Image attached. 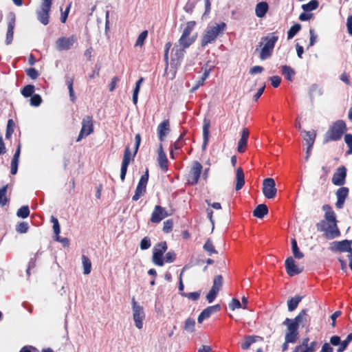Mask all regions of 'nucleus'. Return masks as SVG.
<instances>
[{
    "label": "nucleus",
    "instance_id": "obj_17",
    "mask_svg": "<svg viewBox=\"0 0 352 352\" xmlns=\"http://www.w3.org/2000/svg\"><path fill=\"white\" fill-rule=\"evenodd\" d=\"M290 321L293 322L297 329L299 327H304L309 324V317L307 313L306 309L301 311L298 315L294 319H290Z\"/></svg>",
    "mask_w": 352,
    "mask_h": 352
},
{
    "label": "nucleus",
    "instance_id": "obj_29",
    "mask_svg": "<svg viewBox=\"0 0 352 352\" xmlns=\"http://www.w3.org/2000/svg\"><path fill=\"white\" fill-rule=\"evenodd\" d=\"M196 39L197 34L192 35V36L182 35L178 41V45L186 49L190 46L196 41Z\"/></svg>",
    "mask_w": 352,
    "mask_h": 352
},
{
    "label": "nucleus",
    "instance_id": "obj_22",
    "mask_svg": "<svg viewBox=\"0 0 352 352\" xmlns=\"http://www.w3.org/2000/svg\"><path fill=\"white\" fill-rule=\"evenodd\" d=\"M349 194V189L346 187H342L339 188L336 192V197L338 201L336 202V206L338 208H342L343 207L344 201L347 197Z\"/></svg>",
    "mask_w": 352,
    "mask_h": 352
},
{
    "label": "nucleus",
    "instance_id": "obj_56",
    "mask_svg": "<svg viewBox=\"0 0 352 352\" xmlns=\"http://www.w3.org/2000/svg\"><path fill=\"white\" fill-rule=\"evenodd\" d=\"M176 258V254L174 252L170 251L166 254L165 257L164 258V262L166 263H173Z\"/></svg>",
    "mask_w": 352,
    "mask_h": 352
},
{
    "label": "nucleus",
    "instance_id": "obj_30",
    "mask_svg": "<svg viewBox=\"0 0 352 352\" xmlns=\"http://www.w3.org/2000/svg\"><path fill=\"white\" fill-rule=\"evenodd\" d=\"M248 305V298L243 296L242 298V302L239 301L236 298H233L230 303L229 304V307L232 311L235 310L236 309H247Z\"/></svg>",
    "mask_w": 352,
    "mask_h": 352
},
{
    "label": "nucleus",
    "instance_id": "obj_16",
    "mask_svg": "<svg viewBox=\"0 0 352 352\" xmlns=\"http://www.w3.org/2000/svg\"><path fill=\"white\" fill-rule=\"evenodd\" d=\"M148 179V170H146L145 174L143 175L140 179V182L136 188L135 193L133 197V201H138L140 198V197L145 192Z\"/></svg>",
    "mask_w": 352,
    "mask_h": 352
},
{
    "label": "nucleus",
    "instance_id": "obj_43",
    "mask_svg": "<svg viewBox=\"0 0 352 352\" xmlns=\"http://www.w3.org/2000/svg\"><path fill=\"white\" fill-rule=\"evenodd\" d=\"M143 81H144V78H140L137 81V82L135 84V87L134 89L133 94V102L134 104H136L137 102H138V94H139V91H140V89L141 85H142Z\"/></svg>",
    "mask_w": 352,
    "mask_h": 352
},
{
    "label": "nucleus",
    "instance_id": "obj_51",
    "mask_svg": "<svg viewBox=\"0 0 352 352\" xmlns=\"http://www.w3.org/2000/svg\"><path fill=\"white\" fill-rule=\"evenodd\" d=\"M19 217L26 218L30 214V210L28 206H23L19 208L16 212Z\"/></svg>",
    "mask_w": 352,
    "mask_h": 352
},
{
    "label": "nucleus",
    "instance_id": "obj_36",
    "mask_svg": "<svg viewBox=\"0 0 352 352\" xmlns=\"http://www.w3.org/2000/svg\"><path fill=\"white\" fill-rule=\"evenodd\" d=\"M82 263L83 267V273L85 274H90L91 270V263L90 259L87 256L83 255L82 256Z\"/></svg>",
    "mask_w": 352,
    "mask_h": 352
},
{
    "label": "nucleus",
    "instance_id": "obj_60",
    "mask_svg": "<svg viewBox=\"0 0 352 352\" xmlns=\"http://www.w3.org/2000/svg\"><path fill=\"white\" fill-rule=\"evenodd\" d=\"M218 292L215 291L214 289H211L209 293L206 296V299L208 301L209 303H211L216 298V296L218 294Z\"/></svg>",
    "mask_w": 352,
    "mask_h": 352
},
{
    "label": "nucleus",
    "instance_id": "obj_3",
    "mask_svg": "<svg viewBox=\"0 0 352 352\" xmlns=\"http://www.w3.org/2000/svg\"><path fill=\"white\" fill-rule=\"evenodd\" d=\"M346 127L344 121H336L327 132L324 137V142L337 141L340 140L346 131Z\"/></svg>",
    "mask_w": 352,
    "mask_h": 352
},
{
    "label": "nucleus",
    "instance_id": "obj_27",
    "mask_svg": "<svg viewBox=\"0 0 352 352\" xmlns=\"http://www.w3.org/2000/svg\"><path fill=\"white\" fill-rule=\"evenodd\" d=\"M15 24V19L13 15L10 16V21L8 25V30L6 34V43L7 45H9L12 43L13 40V34H14V28Z\"/></svg>",
    "mask_w": 352,
    "mask_h": 352
},
{
    "label": "nucleus",
    "instance_id": "obj_37",
    "mask_svg": "<svg viewBox=\"0 0 352 352\" xmlns=\"http://www.w3.org/2000/svg\"><path fill=\"white\" fill-rule=\"evenodd\" d=\"M282 74L284 75L288 80L291 81L295 75V72L289 66L284 65L282 67Z\"/></svg>",
    "mask_w": 352,
    "mask_h": 352
},
{
    "label": "nucleus",
    "instance_id": "obj_53",
    "mask_svg": "<svg viewBox=\"0 0 352 352\" xmlns=\"http://www.w3.org/2000/svg\"><path fill=\"white\" fill-rule=\"evenodd\" d=\"M29 228L28 224L25 222L19 223L16 227V230L19 233H25Z\"/></svg>",
    "mask_w": 352,
    "mask_h": 352
},
{
    "label": "nucleus",
    "instance_id": "obj_2",
    "mask_svg": "<svg viewBox=\"0 0 352 352\" xmlns=\"http://www.w3.org/2000/svg\"><path fill=\"white\" fill-rule=\"evenodd\" d=\"M278 41V36L274 34L263 37L260 42V58L265 60L271 56L273 49Z\"/></svg>",
    "mask_w": 352,
    "mask_h": 352
},
{
    "label": "nucleus",
    "instance_id": "obj_35",
    "mask_svg": "<svg viewBox=\"0 0 352 352\" xmlns=\"http://www.w3.org/2000/svg\"><path fill=\"white\" fill-rule=\"evenodd\" d=\"M302 133L305 134L303 138L307 144L309 145V149L312 148L316 138L315 133L314 131L311 132L307 131H302Z\"/></svg>",
    "mask_w": 352,
    "mask_h": 352
},
{
    "label": "nucleus",
    "instance_id": "obj_54",
    "mask_svg": "<svg viewBox=\"0 0 352 352\" xmlns=\"http://www.w3.org/2000/svg\"><path fill=\"white\" fill-rule=\"evenodd\" d=\"M183 296L188 298L192 300H197L200 296L199 292H190V293H182Z\"/></svg>",
    "mask_w": 352,
    "mask_h": 352
},
{
    "label": "nucleus",
    "instance_id": "obj_48",
    "mask_svg": "<svg viewBox=\"0 0 352 352\" xmlns=\"http://www.w3.org/2000/svg\"><path fill=\"white\" fill-rule=\"evenodd\" d=\"M300 25L296 24L290 28L287 33L288 39L292 38L300 30Z\"/></svg>",
    "mask_w": 352,
    "mask_h": 352
},
{
    "label": "nucleus",
    "instance_id": "obj_45",
    "mask_svg": "<svg viewBox=\"0 0 352 352\" xmlns=\"http://www.w3.org/2000/svg\"><path fill=\"white\" fill-rule=\"evenodd\" d=\"M184 329L188 332H193L195 329V321L194 319L188 318L185 321Z\"/></svg>",
    "mask_w": 352,
    "mask_h": 352
},
{
    "label": "nucleus",
    "instance_id": "obj_9",
    "mask_svg": "<svg viewBox=\"0 0 352 352\" xmlns=\"http://www.w3.org/2000/svg\"><path fill=\"white\" fill-rule=\"evenodd\" d=\"M263 193L267 199H273L276 197L277 189L275 181L272 178L265 179L263 182Z\"/></svg>",
    "mask_w": 352,
    "mask_h": 352
},
{
    "label": "nucleus",
    "instance_id": "obj_20",
    "mask_svg": "<svg viewBox=\"0 0 352 352\" xmlns=\"http://www.w3.org/2000/svg\"><path fill=\"white\" fill-rule=\"evenodd\" d=\"M219 310L220 306L219 305L207 307L199 314L197 319L198 322L202 323L204 320L208 318L212 314L218 312Z\"/></svg>",
    "mask_w": 352,
    "mask_h": 352
},
{
    "label": "nucleus",
    "instance_id": "obj_34",
    "mask_svg": "<svg viewBox=\"0 0 352 352\" xmlns=\"http://www.w3.org/2000/svg\"><path fill=\"white\" fill-rule=\"evenodd\" d=\"M322 208L325 212V219L331 223H336V215L331 208L329 205H324Z\"/></svg>",
    "mask_w": 352,
    "mask_h": 352
},
{
    "label": "nucleus",
    "instance_id": "obj_46",
    "mask_svg": "<svg viewBox=\"0 0 352 352\" xmlns=\"http://www.w3.org/2000/svg\"><path fill=\"white\" fill-rule=\"evenodd\" d=\"M52 222L53 223L54 232L56 234L55 239L56 240H59V234L60 232V225H59L58 221V219L56 218L52 217Z\"/></svg>",
    "mask_w": 352,
    "mask_h": 352
},
{
    "label": "nucleus",
    "instance_id": "obj_33",
    "mask_svg": "<svg viewBox=\"0 0 352 352\" xmlns=\"http://www.w3.org/2000/svg\"><path fill=\"white\" fill-rule=\"evenodd\" d=\"M267 212L268 209L266 205L259 204L254 210L253 214L254 217L262 219L267 214Z\"/></svg>",
    "mask_w": 352,
    "mask_h": 352
},
{
    "label": "nucleus",
    "instance_id": "obj_50",
    "mask_svg": "<svg viewBox=\"0 0 352 352\" xmlns=\"http://www.w3.org/2000/svg\"><path fill=\"white\" fill-rule=\"evenodd\" d=\"M34 92V87L32 85L25 86L21 91V94L25 97L31 96Z\"/></svg>",
    "mask_w": 352,
    "mask_h": 352
},
{
    "label": "nucleus",
    "instance_id": "obj_42",
    "mask_svg": "<svg viewBox=\"0 0 352 352\" xmlns=\"http://www.w3.org/2000/svg\"><path fill=\"white\" fill-rule=\"evenodd\" d=\"M257 338H258V337H254L250 336H246L243 342L241 343V348L243 349H249L251 344L256 342Z\"/></svg>",
    "mask_w": 352,
    "mask_h": 352
},
{
    "label": "nucleus",
    "instance_id": "obj_64",
    "mask_svg": "<svg viewBox=\"0 0 352 352\" xmlns=\"http://www.w3.org/2000/svg\"><path fill=\"white\" fill-rule=\"evenodd\" d=\"M346 28L348 33L352 36V16H349L346 20Z\"/></svg>",
    "mask_w": 352,
    "mask_h": 352
},
{
    "label": "nucleus",
    "instance_id": "obj_63",
    "mask_svg": "<svg viewBox=\"0 0 352 352\" xmlns=\"http://www.w3.org/2000/svg\"><path fill=\"white\" fill-rule=\"evenodd\" d=\"M26 73L32 79H36L38 76V73L34 68L28 69Z\"/></svg>",
    "mask_w": 352,
    "mask_h": 352
},
{
    "label": "nucleus",
    "instance_id": "obj_31",
    "mask_svg": "<svg viewBox=\"0 0 352 352\" xmlns=\"http://www.w3.org/2000/svg\"><path fill=\"white\" fill-rule=\"evenodd\" d=\"M268 8V4L266 2L262 1L258 3L255 8L256 15L259 18L263 17L267 12Z\"/></svg>",
    "mask_w": 352,
    "mask_h": 352
},
{
    "label": "nucleus",
    "instance_id": "obj_21",
    "mask_svg": "<svg viewBox=\"0 0 352 352\" xmlns=\"http://www.w3.org/2000/svg\"><path fill=\"white\" fill-rule=\"evenodd\" d=\"M157 153L158 164L162 171L166 172L168 170V159L166 157L165 153L164 152L162 144H160L159 146Z\"/></svg>",
    "mask_w": 352,
    "mask_h": 352
},
{
    "label": "nucleus",
    "instance_id": "obj_7",
    "mask_svg": "<svg viewBox=\"0 0 352 352\" xmlns=\"http://www.w3.org/2000/svg\"><path fill=\"white\" fill-rule=\"evenodd\" d=\"M283 324L287 327L285 340H287V342L294 343L298 337V329L289 318H286Z\"/></svg>",
    "mask_w": 352,
    "mask_h": 352
},
{
    "label": "nucleus",
    "instance_id": "obj_25",
    "mask_svg": "<svg viewBox=\"0 0 352 352\" xmlns=\"http://www.w3.org/2000/svg\"><path fill=\"white\" fill-rule=\"evenodd\" d=\"M185 48L181 47L179 45H175L172 50L171 60L173 62H176L177 64V62L183 57L185 52Z\"/></svg>",
    "mask_w": 352,
    "mask_h": 352
},
{
    "label": "nucleus",
    "instance_id": "obj_24",
    "mask_svg": "<svg viewBox=\"0 0 352 352\" xmlns=\"http://www.w3.org/2000/svg\"><path fill=\"white\" fill-rule=\"evenodd\" d=\"M250 132L248 129L244 128L241 132V137L238 142L237 150L240 153L244 152L247 146V142L249 137Z\"/></svg>",
    "mask_w": 352,
    "mask_h": 352
},
{
    "label": "nucleus",
    "instance_id": "obj_47",
    "mask_svg": "<svg viewBox=\"0 0 352 352\" xmlns=\"http://www.w3.org/2000/svg\"><path fill=\"white\" fill-rule=\"evenodd\" d=\"M8 189V185L3 186L0 189V205L1 206H5L8 202V199L6 197V192Z\"/></svg>",
    "mask_w": 352,
    "mask_h": 352
},
{
    "label": "nucleus",
    "instance_id": "obj_28",
    "mask_svg": "<svg viewBox=\"0 0 352 352\" xmlns=\"http://www.w3.org/2000/svg\"><path fill=\"white\" fill-rule=\"evenodd\" d=\"M324 235L327 239H332L340 235V231L336 226V223H331L325 230Z\"/></svg>",
    "mask_w": 352,
    "mask_h": 352
},
{
    "label": "nucleus",
    "instance_id": "obj_18",
    "mask_svg": "<svg viewBox=\"0 0 352 352\" xmlns=\"http://www.w3.org/2000/svg\"><path fill=\"white\" fill-rule=\"evenodd\" d=\"M346 169L344 166L339 167L332 177V182L336 186H342L345 183Z\"/></svg>",
    "mask_w": 352,
    "mask_h": 352
},
{
    "label": "nucleus",
    "instance_id": "obj_55",
    "mask_svg": "<svg viewBox=\"0 0 352 352\" xmlns=\"http://www.w3.org/2000/svg\"><path fill=\"white\" fill-rule=\"evenodd\" d=\"M344 141L346 145L349 146L347 153L352 154V135L346 134L344 136Z\"/></svg>",
    "mask_w": 352,
    "mask_h": 352
},
{
    "label": "nucleus",
    "instance_id": "obj_41",
    "mask_svg": "<svg viewBox=\"0 0 352 352\" xmlns=\"http://www.w3.org/2000/svg\"><path fill=\"white\" fill-rule=\"evenodd\" d=\"M147 36V30H144L143 32H142L135 41V47H142L144 45V41H146Z\"/></svg>",
    "mask_w": 352,
    "mask_h": 352
},
{
    "label": "nucleus",
    "instance_id": "obj_6",
    "mask_svg": "<svg viewBox=\"0 0 352 352\" xmlns=\"http://www.w3.org/2000/svg\"><path fill=\"white\" fill-rule=\"evenodd\" d=\"M168 249L166 242L156 244L153 249L152 261L157 266H163L164 264V254Z\"/></svg>",
    "mask_w": 352,
    "mask_h": 352
},
{
    "label": "nucleus",
    "instance_id": "obj_58",
    "mask_svg": "<svg viewBox=\"0 0 352 352\" xmlns=\"http://www.w3.org/2000/svg\"><path fill=\"white\" fill-rule=\"evenodd\" d=\"M173 223L172 220H167L164 222L163 231L164 232L168 233L173 229Z\"/></svg>",
    "mask_w": 352,
    "mask_h": 352
},
{
    "label": "nucleus",
    "instance_id": "obj_57",
    "mask_svg": "<svg viewBox=\"0 0 352 352\" xmlns=\"http://www.w3.org/2000/svg\"><path fill=\"white\" fill-rule=\"evenodd\" d=\"M204 248L206 251H207L210 254H212L213 253H215V250H214V246L212 245V243L210 241V240H208L206 241V243H205L204 246Z\"/></svg>",
    "mask_w": 352,
    "mask_h": 352
},
{
    "label": "nucleus",
    "instance_id": "obj_52",
    "mask_svg": "<svg viewBox=\"0 0 352 352\" xmlns=\"http://www.w3.org/2000/svg\"><path fill=\"white\" fill-rule=\"evenodd\" d=\"M42 102L41 97L38 94H34L30 99V104L32 106L38 107Z\"/></svg>",
    "mask_w": 352,
    "mask_h": 352
},
{
    "label": "nucleus",
    "instance_id": "obj_49",
    "mask_svg": "<svg viewBox=\"0 0 352 352\" xmlns=\"http://www.w3.org/2000/svg\"><path fill=\"white\" fill-rule=\"evenodd\" d=\"M209 127L210 124L209 122H205L203 128V135H204V147L206 146L208 141V136H209Z\"/></svg>",
    "mask_w": 352,
    "mask_h": 352
},
{
    "label": "nucleus",
    "instance_id": "obj_10",
    "mask_svg": "<svg viewBox=\"0 0 352 352\" xmlns=\"http://www.w3.org/2000/svg\"><path fill=\"white\" fill-rule=\"evenodd\" d=\"M93 132V119L90 116H85L82 121V129L77 138V142H80L83 138L88 136Z\"/></svg>",
    "mask_w": 352,
    "mask_h": 352
},
{
    "label": "nucleus",
    "instance_id": "obj_26",
    "mask_svg": "<svg viewBox=\"0 0 352 352\" xmlns=\"http://www.w3.org/2000/svg\"><path fill=\"white\" fill-rule=\"evenodd\" d=\"M21 143H19L17 146V149L13 156V158L11 162V173L12 175H15L17 173L18 170V165L19 162V157L21 154Z\"/></svg>",
    "mask_w": 352,
    "mask_h": 352
},
{
    "label": "nucleus",
    "instance_id": "obj_19",
    "mask_svg": "<svg viewBox=\"0 0 352 352\" xmlns=\"http://www.w3.org/2000/svg\"><path fill=\"white\" fill-rule=\"evenodd\" d=\"M168 215L169 214L167 212L165 208L161 207L160 206H156L151 214V221L153 223H159Z\"/></svg>",
    "mask_w": 352,
    "mask_h": 352
},
{
    "label": "nucleus",
    "instance_id": "obj_14",
    "mask_svg": "<svg viewBox=\"0 0 352 352\" xmlns=\"http://www.w3.org/2000/svg\"><path fill=\"white\" fill-rule=\"evenodd\" d=\"M135 154L136 153H135V151L133 152V153H131L129 147L126 148L121 166L120 179H122V181L124 180L127 171L128 165L129 164L131 161L133 160V157L135 155Z\"/></svg>",
    "mask_w": 352,
    "mask_h": 352
},
{
    "label": "nucleus",
    "instance_id": "obj_4",
    "mask_svg": "<svg viewBox=\"0 0 352 352\" xmlns=\"http://www.w3.org/2000/svg\"><path fill=\"white\" fill-rule=\"evenodd\" d=\"M202 169L203 166L199 162H192L187 167V173L186 175L187 183L190 185L197 184L201 176Z\"/></svg>",
    "mask_w": 352,
    "mask_h": 352
},
{
    "label": "nucleus",
    "instance_id": "obj_59",
    "mask_svg": "<svg viewBox=\"0 0 352 352\" xmlns=\"http://www.w3.org/2000/svg\"><path fill=\"white\" fill-rule=\"evenodd\" d=\"M13 125H14L13 121L12 120H9L8 122L7 131H6V138L8 139L10 138V137L11 136L12 133L14 131V129L12 127Z\"/></svg>",
    "mask_w": 352,
    "mask_h": 352
},
{
    "label": "nucleus",
    "instance_id": "obj_15",
    "mask_svg": "<svg viewBox=\"0 0 352 352\" xmlns=\"http://www.w3.org/2000/svg\"><path fill=\"white\" fill-rule=\"evenodd\" d=\"M316 346V342H309V338H305L300 344L294 348L292 352H314Z\"/></svg>",
    "mask_w": 352,
    "mask_h": 352
},
{
    "label": "nucleus",
    "instance_id": "obj_32",
    "mask_svg": "<svg viewBox=\"0 0 352 352\" xmlns=\"http://www.w3.org/2000/svg\"><path fill=\"white\" fill-rule=\"evenodd\" d=\"M236 190H239L242 188L245 184L244 174L241 168H238L236 169Z\"/></svg>",
    "mask_w": 352,
    "mask_h": 352
},
{
    "label": "nucleus",
    "instance_id": "obj_62",
    "mask_svg": "<svg viewBox=\"0 0 352 352\" xmlns=\"http://www.w3.org/2000/svg\"><path fill=\"white\" fill-rule=\"evenodd\" d=\"M292 250L294 256L293 258H295L296 259H301L304 257V254L300 250L298 247Z\"/></svg>",
    "mask_w": 352,
    "mask_h": 352
},
{
    "label": "nucleus",
    "instance_id": "obj_11",
    "mask_svg": "<svg viewBox=\"0 0 352 352\" xmlns=\"http://www.w3.org/2000/svg\"><path fill=\"white\" fill-rule=\"evenodd\" d=\"M76 41V37L74 35L69 37L62 36L55 42L56 49L58 51L69 50Z\"/></svg>",
    "mask_w": 352,
    "mask_h": 352
},
{
    "label": "nucleus",
    "instance_id": "obj_38",
    "mask_svg": "<svg viewBox=\"0 0 352 352\" xmlns=\"http://www.w3.org/2000/svg\"><path fill=\"white\" fill-rule=\"evenodd\" d=\"M301 299L302 298L300 296H295L294 298L289 299L287 301L288 310L289 311H293L296 309Z\"/></svg>",
    "mask_w": 352,
    "mask_h": 352
},
{
    "label": "nucleus",
    "instance_id": "obj_40",
    "mask_svg": "<svg viewBox=\"0 0 352 352\" xmlns=\"http://www.w3.org/2000/svg\"><path fill=\"white\" fill-rule=\"evenodd\" d=\"M318 7V1L317 0H311L308 3L303 4L302 9L305 12H310L316 10Z\"/></svg>",
    "mask_w": 352,
    "mask_h": 352
},
{
    "label": "nucleus",
    "instance_id": "obj_44",
    "mask_svg": "<svg viewBox=\"0 0 352 352\" xmlns=\"http://www.w3.org/2000/svg\"><path fill=\"white\" fill-rule=\"evenodd\" d=\"M223 285V277L221 275H217L214 277L213 280V285L211 289L217 292H219Z\"/></svg>",
    "mask_w": 352,
    "mask_h": 352
},
{
    "label": "nucleus",
    "instance_id": "obj_61",
    "mask_svg": "<svg viewBox=\"0 0 352 352\" xmlns=\"http://www.w3.org/2000/svg\"><path fill=\"white\" fill-rule=\"evenodd\" d=\"M151 246V241L147 237H144L140 242V248L142 250H146Z\"/></svg>",
    "mask_w": 352,
    "mask_h": 352
},
{
    "label": "nucleus",
    "instance_id": "obj_23",
    "mask_svg": "<svg viewBox=\"0 0 352 352\" xmlns=\"http://www.w3.org/2000/svg\"><path fill=\"white\" fill-rule=\"evenodd\" d=\"M170 131L168 120H164L157 127V133L160 141H163Z\"/></svg>",
    "mask_w": 352,
    "mask_h": 352
},
{
    "label": "nucleus",
    "instance_id": "obj_13",
    "mask_svg": "<svg viewBox=\"0 0 352 352\" xmlns=\"http://www.w3.org/2000/svg\"><path fill=\"white\" fill-rule=\"evenodd\" d=\"M287 273L292 276L302 272L303 267L298 265L292 256L288 257L285 263Z\"/></svg>",
    "mask_w": 352,
    "mask_h": 352
},
{
    "label": "nucleus",
    "instance_id": "obj_1",
    "mask_svg": "<svg viewBox=\"0 0 352 352\" xmlns=\"http://www.w3.org/2000/svg\"><path fill=\"white\" fill-rule=\"evenodd\" d=\"M226 28V24L224 22L208 25L201 36V46L205 47L209 43H214L218 36L223 34Z\"/></svg>",
    "mask_w": 352,
    "mask_h": 352
},
{
    "label": "nucleus",
    "instance_id": "obj_12",
    "mask_svg": "<svg viewBox=\"0 0 352 352\" xmlns=\"http://www.w3.org/2000/svg\"><path fill=\"white\" fill-rule=\"evenodd\" d=\"M329 249L333 251H340V252H349V258H352V250L351 248V241L347 240H344L342 241H334L330 244Z\"/></svg>",
    "mask_w": 352,
    "mask_h": 352
},
{
    "label": "nucleus",
    "instance_id": "obj_39",
    "mask_svg": "<svg viewBox=\"0 0 352 352\" xmlns=\"http://www.w3.org/2000/svg\"><path fill=\"white\" fill-rule=\"evenodd\" d=\"M195 25H196L195 21H188L185 25V27L184 28L182 35L191 36H190L191 32L194 30Z\"/></svg>",
    "mask_w": 352,
    "mask_h": 352
},
{
    "label": "nucleus",
    "instance_id": "obj_8",
    "mask_svg": "<svg viewBox=\"0 0 352 352\" xmlns=\"http://www.w3.org/2000/svg\"><path fill=\"white\" fill-rule=\"evenodd\" d=\"M52 0H43L40 10L37 12L38 19L46 25L49 23V12L51 9Z\"/></svg>",
    "mask_w": 352,
    "mask_h": 352
},
{
    "label": "nucleus",
    "instance_id": "obj_5",
    "mask_svg": "<svg viewBox=\"0 0 352 352\" xmlns=\"http://www.w3.org/2000/svg\"><path fill=\"white\" fill-rule=\"evenodd\" d=\"M132 313L135 327L138 329H142L144 326L145 313L143 307L134 299L132 300Z\"/></svg>",
    "mask_w": 352,
    "mask_h": 352
}]
</instances>
